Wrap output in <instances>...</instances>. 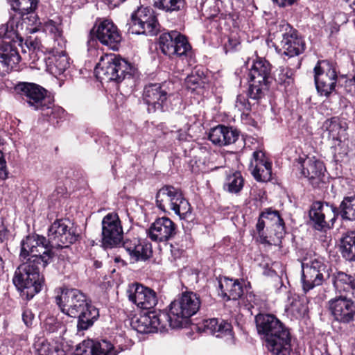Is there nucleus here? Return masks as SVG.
<instances>
[{"instance_id": "56", "label": "nucleus", "mask_w": 355, "mask_h": 355, "mask_svg": "<svg viewBox=\"0 0 355 355\" xmlns=\"http://www.w3.org/2000/svg\"><path fill=\"white\" fill-rule=\"evenodd\" d=\"M262 218H259L258 222H257V231L259 232H260L261 231H262L264 228V226H265V223H264V220L263 219H261Z\"/></svg>"}, {"instance_id": "61", "label": "nucleus", "mask_w": 355, "mask_h": 355, "mask_svg": "<svg viewBox=\"0 0 355 355\" xmlns=\"http://www.w3.org/2000/svg\"><path fill=\"white\" fill-rule=\"evenodd\" d=\"M119 258H116L115 261H119Z\"/></svg>"}, {"instance_id": "52", "label": "nucleus", "mask_w": 355, "mask_h": 355, "mask_svg": "<svg viewBox=\"0 0 355 355\" xmlns=\"http://www.w3.org/2000/svg\"><path fill=\"white\" fill-rule=\"evenodd\" d=\"M171 255L173 258V261H175L177 259L180 258L183 252V249H180L179 248L175 246L174 245H171Z\"/></svg>"}, {"instance_id": "43", "label": "nucleus", "mask_w": 355, "mask_h": 355, "mask_svg": "<svg viewBox=\"0 0 355 355\" xmlns=\"http://www.w3.org/2000/svg\"><path fill=\"white\" fill-rule=\"evenodd\" d=\"M277 76L275 78L276 81L285 87L291 85L293 82V71L288 67H280L277 70Z\"/></svg>"}, {"instance_id": "33", "label": "nucleus", "mask_w": 355, "mask_h": 355, "mask_svg": "<svg viewBox=\"0 0 355 355\" xmlns=\"http://www.w3.org/2000/svg\"><path fill=\"white\" fill-rule=\"evenodd\" d=\"M49 32L51 34H52L54 41L52 53H66L65 49L67 45V40L62 35V31L60 29V28L54 24H51L49 26Z\"/></svg>"}, {"instance_id": "30", "label": "nucleus", "mask_w": 355, "mask_h": 355, "mask_svg": "<svg viewBox=\"0 0 355 355\" xmlns=\"http://www.w3.org/2000/svg\"><path fill=\"white\" fill-rule=\"evenodd\" d=\"M332 283L336 291L350 293L355 289L354 278L343 272H336L332 275Z\"/></svg>"}, {"instance_id": "15", "label": "nucleus", "mask_w": 355, "mask_h": 355, "mask_svg": "<svg viewBox=\"0 0 355 355\" xmlns=\"http://www.w3.org/2000/svg\"><path fill=\"white\" fill-rule=\"evenodd\" d=\"M338 216V207L320 201L312 204L309 217L317 230H324L333 226Z\"/></svg>"}, {"instance_id": "40", "label": "nucleus", "mask_w": 355, "mask_h": 355, "mask_svg": "<svg viewBox=\"0 0 355 355\" xmlns=\"http://www.w3.org/2000/svg\"><path fill=\"white\" fill-rule=\"evenodd\" d=\"M154 6L166 12L180 10L183 8L184 0H153Z\"/></svg>"}, {"instance_id": "1", "label": "nucleus", "mask_w": 355, "mask_h": 355, "mask_svg": "<svg viewBox=\"0 0 355 355\" xmlns=\"http://www.w3.org/2000/svg\"><path fill=\"white\" fill-rule=\"evenodd\" d=\"M42 241L44 239L27 236L21 241L19 259L22 263L15 270L12 282L27 300L38 293L44 284L38 265L45 267L50 262V256Z\"/></svg>"}, {"instance_id": "27", "label": "nucleus", "mask_w": 355, "mask_h": 355, "mask_svg": "<svg viewBox=\"0 0 355 355\" xmlns=\"http://www.w3.org/2000/svg\"><path fill=\"white\" fill-rule=\"evenodd\" d=\"M205 330L218 338L232 337V325L230 323L217 318L205 320L203 322Z\"/></svg>"}, {"instance_id": "38", "label": "nucleus", "mask_w": 355, "mask_h": 355, "mask_svg": "<svg viewBox=\"0 0 355 355\" xmlns=\"http://www.w3.org/2000/svg\"><path fill=\"white\" fill-rule=\"evenodd\" d=\"M38 0H13L11 2L12 10L19 12L22 16L33 12L37 8Z\"/></svg>"}, {"instance_id": "57", "label": "nucleus", "mask_w": 355, "mask_h": 355, "mask_svg": "<svg viewBox=\"0 0 355 355\" xmlns=\"http://www.w3.org/2000/svg\"><path fill=\"white\" fill-rule=\"evenodd\" d=\"M344 1L353 11H355V0H344Z\"/></svg>"}, {"instance_id": "54", "label": "nucleus", "mask_w": 355, "mask_h": 355, "mask_svg": "<svg viewBox=\"0 0 355 355\" xmlns=\"http://www.w3.org/2000/svg\"><path fill=\"white\" fill-rule=\"evenodd\" d=\"M105 3H106L110 8H116L119 6L121 3L124 2L125 0H102Z\"/></svg>"}, {"instance_id": "49", "label": "nucleus", "mask_w": 355, "mask_h": 355, "mask_svg": "<svg viewBox=\"0 0 355 355\" xmlns=\"http://www.w3.org/2000/svg\"><path fill=\"white\" fill-rule=\"evenodd\" d=\"M25 45L29 51H35L40 47V41L37 38L29 37L26 40Z\"/></svg>"}, {"instance_id": "47", "label": "nucleus", "mask_w": 355, "mask_h": 355, "mask_svg": "<svg viewBox=\"0 0 355 355\" xmlns=\"http://www.w3.org/2000/svg\"><path fill=\"white\" fill-rule=\"evenodd\" d=\"M235 107L241 112L248 111L250 110V103L246 98L242 95H238L235 101Z\"/></svg>"}, {"instance_id": "19", "label": "nucleus", "mask_w": 355, "mask_h": 355, "mask_svg": "<svg viewBox=\"0 0 355 355\" xmlns=\"http://www.w3.org/2000/svg\"><path fill=\"white\" fill-rule=\"evenodd\" d=\"M299 164L301 174L308 179L313 187H320V184L324 183L326 170L321 161L315 157H306L300 159Z\"/></svg>"}, {"instance_id": "21", "label": "nucleus", "mask_w": 355, "mask_h": 355, "mask_svg": "<svg viewBox=\"0 0 355 355\" xmlns=\"http://www.w3.org/2000/svg\"><path fill=\"white\" fill-rule=\"evenodd\" d=\"M324 130V135L329 140H331V148L334 150V157L337 158V155H346L345 151H339V148H341L343 144L342 138L345 137L346 131L345 124H343L340 119L337 117H332L326 120L322 125Z\"/></svg>"}, {"instance_id": "46", "label": "nucleus", "mask_w": 355, "mask_h": 355, "mask_svg": "<svg viewBox=\"0 0 355 355\" xmlns=\"http://www.w3.org/2000/svg\"><path fill=\"white\" fill-rule=\"evenodd\" d=\"M240 44V40L237 33H232L227 37V41L224 43L225 53L233 51Z\"/></svg>"}, {"instance_id": "11", "label": "nucleus", "mask_w": 355, "mask_h": 355, "mask_svg": "<svg viewBox=\"0 0 355 355\" xmlns=\"http://www.w3.org/2000/svg\"><path fill=\"white\" fill-rule=\"evenodd\" d=\"M303 290L307 292L320 286L330 277L329 269L320 258H315L302 263Z\"/></svg>"}, {"instance_id": "2", "label": "nucleus", "mask_w": 355, "mask_h": 355, "mask_svg": "<svg viewBox=\"0 0 355 355\" xmlns=\"http://www.w3.org/2000/svg\"><path fill=\"white\" fill-rule=\"evenodd\" d=\"M55 303L67 315L78 319V331L90 328L99 317V311L92 305L87 296L76 288H63L55 297Z\"/></svg>"}, {"instance_id": "35", "label": "nucleus", "mask_w": 355, "mask_h": 355, "mask_svg": "<svg viewBox=\"0 0 355 355\" xmlns=\"http://www.w3.org/2000/svg\"><path fill=\"white\" fill-rule=\"evenodd\" d=\"M158 23L156 17L151 19L149 21L144 23V24L138 25L135 27V25L130 26L128 28V32L132 34H144V35H155L158 31L157 28Z\"/></svg>"}, {"instance_id": "36", "label": "nucleus", "mask_w": 355, "mask_h": 355, "mask_svg": "<svg viewBox=\"0 0 355 355\" xmlns=\"http://www.w3.org/2000/svg\"><path fill=\"white\" fill-rule=\"evenodd\" d=\"M155 17L152 10L148 8L141 7L132 14L130 21L128 24L130 26L144 24V23Z\"/></svg>"}, {"instance_id": "44", "label": "nucleus", "mask_w": 355, "mask_h": 355, "mask_svg": "<svg viewBox=\"0 0 355 355\" xmlns=\"http://www.w3.org/2000/svg\"><path fill=\"white\" fill-rule=\"evenodd\" d=\"M260 217L270 220L273 225H275L281 230H283L284 228V220L278 211L270 209H266L261 214Z\"/></svg>"}, {"instance_id": "59", "label": "nucleus", "mask_w": 355, "mask_h": 355, "mask_svg": "<svg viewBox=\"0 0 355 355\" xmlns=\"http://www.w3.org/2000/svg\"><path fill=\"white\" fill-rule=\"evenodd\" d=\"M60 325V324L58 323L55 328H50L49 330L53 331L56 330Z\"/></svg>"}, {"instance_id": "6", "label": "nucleus", "mask_w": 355, "mask_h": 355, "mask_svg": "<svg viewBox=\"0 0 355 355\" xmlns=\"http://www.w3.org/2000/svg\"><path fill=\"white\" fill-rule=\"evenodd\" d=\"M29 236H36L39 239H44L42 243L50 256V261L53 256L52 248H67L75 243L79 237L76 228L73 227L70 220L67 219L56 220L51 224L48 231V239L35 234Z\"/></svg>"}, {"instance_id": "55", "label": "nucleus", "mask_w": 355, "mask_h": 355, "mask_svg": "<svg viewBox=\"0 0 355 355\" xmlns=\"http://www.w3.org/2000/svg\"><path fill=\"white\" fill-rule=\"evenodd\" d=\"M175 138L179 141H186L187 139V133L182 130H179L175 132Z\"/></svg>"}, {"instance_id": "45", "label": "nucleus", "mask_w": 355, "mask_h": 355, "mask_svg": "<svg viewBox=\"0 0 355 355\" xmlns=\"http://www.w3.org/2000/svg\"><path fill=\"white\" fill-rule=\"evenodd\" d=\"M270 163L271 162L268 159L265 153L262 150H256L252 153V157L250 163V168L255 167L257 164L261 167L263 164Z\"/></svg>"}, {"instance_id": "20", "label": "nucleus", "mask_w": 355, "mask_h": 355, "mask_svg": "<svg viewBox=\"0 0 355 355\" xmlns=\"http://www.w3.org/2000/svg\"><path fill=\"white\" fill-rule=\"evenodd\" d=\"M97 40L112 50H116L121 41V35L116 26L108 19L100 22L92 30Z\"/></svg>"}, {"instance_id": "31", "label": "nucleus", "mask_w": 355, "mask_h": 355, "mask_svg": "<svg viewBox=\"0 0 355 355\" xmlns=\"http://www.w3.org/2000/svg\"><path fill=\"white\" fill-rule=\"evenodd\" d=\"M338 214L345 220H355V195L344 197L338 208Z\"/></svg>"}, {"instance_id": "29", "label": "nucleus", "mask_w": 355, "mask_h": 355, "mask_svg": "<svg viewBox=\"0 0 355 355\" xmlns=\"http://www.w3.org/2000/svg\"><path fill=\"white\" fill-rule=\"evenodd\" d=\"M46 66L52 74L60 75L69 67V58L66 53H53L48 58Z\"/></svg>"}, {"instance_id": "23", "label": "nucleus", "mask_w": 355, "mask_h": 355, "mask_svg": "<svg viewBox=\"0 0 355 355\" xmlns=\"http://www.w3.org/2000/svg\"><path fill=\"white\" fill-rule=\"evenodd\" d=\"M176 233L175 224L168 217L157 218L148 230V236L152 241L163 242L172 238Z\"/></svg>"}, {"instance_id": "4", "label": "nucleus", "mask_w": 355, "mask_h": 355, "mask_svg": "<svg viewBox=\"0 0 355 355\" xmlns=\"http://www.w3.org/2000/svg\"><path fill=\"white\" fill-rule=\"evenodd\" d=\"M95 74L101 81H114L117 83L125 80L135 83L139 78L137 69L115 54L101 56L96 66Z\"/></svg>"}, {"instance_id": "41", "label": "nucleus", "mask_w": 355, "mask_h": 355, "mask_svg": "<svg viewBox=\"0 0 355 355\" xmlns=\"http://www.w3.org/2000/svg\"><path fill=\"white\" fill-rule=\"evenodd\" d=\"M42 114L48 117V121L53 125L58 124L59 120L62 119L64 114V110L58 106H54L53 101L46 110H40Z\"/></svg>"}, {"instance_id": "37", "label": "nucleus", "mask_w": 355, "mask_h": 355, "mask_svg": "<svg viewBox=\"0 0 355 355\" xmlns=\"http://www.w3.org/2000/svg\"><path fill=\"white\" fill-rule=\"evenodd\" d=\"M244 180L239 172L229 175L224 184V189L232 193H238L243 187Z\"/></svg>"}, {"instance_id": "24", "label": "nucleus", "mask_w": 355, "mask_h": 355, "mask_svg": "<svg viewBox=\"0 0 355 355\" xmlns=\"http://www.w3.org/2000/svg\"><path fill=\"white\" fill-rule=\"evenodd\" d=\"M118 353L112 344L105 340L100 342L84 340L76 347L75 351V355H117Z\"/></svg>"}, {"instance_id": "50", "label": "nucleus", "mask_w": 355, "mask_h": 355, "mask_svg": "<svg viewBox=\"0 0 355 355\" xmlns=\"http://www.w3.org/2000/svg\"><path fill=\"white\" fill-rule=\"evenodd\" d=\"M345 89L352 96H355V75L352 78L348 79L345 83Z\"/></svg>"}, {"instance_id": "42", "label": "nucleus", "mask_w": 355, "mask_h": 355, "mask_svg": "<svg viewBox=\"0 0 355 355\" xmlns=\"http://www.w3.org/2000/svg\"><path fill=\"white\" fill-rule=\"evenodd\" d=\"M286 311L296 318H298L302 317L306 313V306L298 297H294L289 305L287 306Z\"/></svg>"}, {"instance_id": "8", "label": "nucleus", "mask_w": 355, "mask_h": 355, "mask_svg": "<svg viewBox=\"0 0 355 355\" xmlns=\"http://www.w3.org/2000/svg\"><path fill=\"white\" fill-rule=\"evenodd\" d=\"M156 205L164 212L172 210L181 219L191 214V207L182 191L173 186L165 185L156 194Z\"/></svg>"}, {"instance_id": "7", "label": "nucleus", "mask_w": 355, "mask_h": 355, "mask_svg": "<svg viewBox=\"0 0 355 355\" xmlns=\"http://www.w3.org/2000/svg\"><path fill=\"white\" fill-rule=\"evenodd\" d=\"M200 306V300L193 292L182 293V296L172 302L167 311L169 327L181 328L186 326L189 318L196 314Z\"/></svg>"}, {"instance_id": "22", "label": "nucleus", "mask_w": 355, "mask_h": 355, "mask_svg": "<svg viewBox=\"0 0 355 355\" xmlns=\"http://www.w3.org/2000/svg\"><path fill=\"white\" fill-rule=\"evenodd\" d=\"M130 301L142 309H150L157 304L156 293L139 284L131 285L127 291Z\"/></svg>"}, {"instance_id": "28", "label": "nucleus", "mask_w": 355, "mask_h": 355, "mask_svg": "<svg viewBox=\"0 0 355 355\" xmlns=\"http://www.w3.org/2000/svg\"><path fill=\"white\" fill-rule=\"evenodd\" d=\"M219 289V295L224 297H226L228 300H238L242 296L243 291L241 285L237 280L233 281L227 277L220 279Z\"/></svg>"}, {"instance_id": "48", "label": "nucleus", "mask_w": 355, "mask_h": 355, "mask_svg": "<svg viewBox=\"0 0 355 355\" xmlns=\"http://www.w3.org/2000/svg\"><path fill=\"white\" fill-rule=\"evenodd\" d=\"M8 175L6 162L3 152L0 150V179L6 180L8 178Z\"/></svg>"}, {"instance_id": "39", "label": "nucleus", "mask_w": 355, "mask_h": 355, "mask_svg": "<svg viewBox=\"0 0 355 355\" xmlns=\"http://www.w3.org/2000/svg\"><path fill=\"white\" fill-rule=\"evenodd\" d=\"M251 173L254 178L261 182H267L272 178V163L263 164L261 167L255 166L250 168Z\"/></svg>"}, {"instance_id": "5", "label": "nucleus", "mask_w": 355, "mask_h": 355, "mask_svg": "<svg viewBox=\"0 0 355 355\" xmlns=\"http://www.w3.org/2000/svg\"><path fill=\"white\" fill-rule=\"evenodd\" d=\"M169 85L164 82L149 83L144 87L142 98L148 112H169L180 105V98L170 89Z\"/></svg>"}, {"instance_id": "12", "label": "nucleus", "mask_w": 355, "mask_h": 355, "mask_svg": "<svg viewBox=\"0 0 355 355\" xmlns=\"http://www.w3.org/2000/svg\"><path fill=\"white\" fill-rule=\"evenodd\" d=\"M314 80L318 93L328 97L335 90L338 76L328 60H320L314 67Z\"/></svg>"}, {"instance_id": "32", "label": "nucleus", "mask_w": 355, "mask_h": 355, "mask_svg": "<svg viewBox=\"0 0 355 355\" xmlns=\"http://www.w3.org/2000/svg\"><path fill=\"white\" fill-rule=\"evenodd\" d=\"M341 253L349 261H355V232L347 233L341 240Z\"/></svg>"}, {"instance_id": "60", "label": "nucleus", "mask_w": 355, "mask_h": 355, "mask_svg": "<svg viewBox=\"0 0 355 355\" xmlns=\"http://www.w3.org/2000/svg\"><path fill=\"white\" fill-rule=\"evenodd\" d=\"M39 352V355H47L46 354H42L40 349H37Z\"/></svg>"}, {"instance_id": "53", "label": "nucleus", "mask_w": 355, "mask_h": 355, "mask_svg": "<svg viewBox=\"0 0 355 355\" xmlns=\"http://www.w3.org/2000/svg\"><path fill=\"white\" fill-rule=\"evenodd\" d=\"M278 6L285 8L293 5L297 0H272Z\"/></svg>"}, {"instance_id": "9", "label": "nucleus", "mask_w": 355, "mask_h": 355, "mask_svg": "<svg viewBox=\"0 0 355 355\" xmlns=\"http://www.w3.org/2000/svg\"><path fill=\"white\" fill-rule=\"evenodd\" d=\"M249 76L250 84L248 95L252 99L259 100L264 96L268 89L270 64L262 59L253 62Z\"/></svg>"}, {"instance_id": "3", "label": "nucleus", "mask_w": 355, "mask_h": 355, "mask_svg": "<svg viewBox=\"0 0 355 355\" xmlns=\"http://www.w3.org/2000/svg\"><path fill=\"white\" fill-rule=\"evenodd\" d=\"M255 322L258 334L272 355H291L290 330L275 315L259 313L255 317Z\"/></svg>"}, {"instance_id": "14", "label": "nucleus", "mask_w": 355, "mask_h": 355, "mask_svg": "<svg viewBox=\"0 0 355 355\" xmlns=\"http://www.w3.org/2000/svg\"><path fill=\"white\" fill-rule=\"evenodd\" d=\"M168 315L166 311H149L140 315L132 320L133 328L139 333L148 334L155 331H164L169 327Z\"/></svg>"}, {"instance_id": "62", "label": "nucleus", "mask_w": 355, "mask_h": 355, "mask_svg": "<svg viewBox=\"0 0 355 355\" xmlns=\"http://www.w3.org/2000/svg\"><path fill=\"white\" fill-rule=\"evenodd\" d=\"M322 355H329V354H322Z\"/></svg>"}, {"instance_id": "10", "label": "nucleus", "mask_w": 355, "mask_h": 355, "mask_svg": "<svg viewBox=\"0 0 355 355\" xmlns=\"http://www.w3.org/2000/svg\"><path fill=\"white\" fill-rule=\"evenodd\" d=\"M159 47L164 55L169 57L177 55L190 62L189 59H191V46L187 38L178 31H172L161 34Z\"/></svg>"}, {"instance_id": "16", "label": "nucleus", "mask_w": 355, "mask_h": 355, "mask_svg": "<svg viewBox=\"0 0 355 355\" xmlns=\"http://www.w3.org/2000/svg\"><path fill=\"white\" fill-rule=\"evenodd\" d=\"M279 32L282 35L281 46L284 54L288 57L299 55L305 51L306 44L297 31L286 21L279 25Z\"/></svg>"}, {"instance_id": "51", "label": "nucleus", "mask_w": 355, "mask_h": 355, "mask_svg": "<svg viewBox=\"0 0 355 355\" xmlns=\"http://www.w3.org/2000/svg\"><path fill=\"white\" fill-rule=\"evenodd\" d=\"M34 318V315L32 311L29 309H25L22 313V320L24 324L28 327L32 324L33 320Z\"/></svg>"}, {"instance_id": "26", "label": "nucleus", "mask_w": 355, "mask_h": 355, "mask_svg": "<svg viewBox=\"0 0 355 355\" xmlns=\"http://www.w3.org/2000/svg\"><path fill=\"white\" fill-rule=\"evenodd\" d=\"M239 137V132L231 127L218 125L211 128L209 133V139L218 146L234 144Z\"/></svg>"}, {"instance_id": "34", "label": "nucleus", "mask_w": 355, "mask_h": 355, "mask_svg": "<svg viewBox=\"0 0 355 355\" xmlns=\"http://www.w3.org/2000/svg\"><path fill=\"white\" fill-rule=\"evenodd\" d=\"M205 76L202 71L194 69L185 79L187 89L191 91L202 89L205 84Z\"/></svg>"}, {"instance_id": "25", "label": "nucleus", "mask_w": 355, "mask_h": 355, "mask_svg": "<svg viewBox=\"0 0 355 355\" xmlns=\"http://www.w3.org/2000/svg\"><path fill=\"white\" fill-rule=\"evenodd\" d=\"M122 247L128 253L130 259L135 261H146L152 255L151 244L141 241L136 238L125 239L123 242Z\"/></svg>"}, {"instance_id": "18", "label": "nucleus", "mask_w": 355, "mask_h": 355, "mask_svg": "<svg viewBox=\"0 0 355 355\" xmlns=\"http://www.w3.org/2000/svg\"><path fill=\"white\" fill-rule=\"evenodd\" d=\"M328 309L334 320L349 324L355 320V302L343 295L336 296L328 302Z\"/></svg>"}, {"instance_id": "58", "label": "nucleus", "mask_w": 355, "mask_h": 355, "mask_svg": "<svg viewBox=\"0 0 355 355\" xmlns=\"http://www.w3.org/2000/svg\"><path fill=\"white\" fill-rule=\"evenodd\" d=\"M248 297H249V299H248V300L250 303L253 302L254 304H256L255 302L253 300V299L255 297V296L254 295L250 293L249 295H248Z\"/></svg>"}, {"instance_id": "17", "label": "nucleus", "mask_w": 355, "mask_h": 355, "mask_svg": "<svg viewBox=\"0 0 355 355\" xmlns=\"http://www.w3.org/2000/svg\"><path fill=\"white\" fill-rule=\"evenodd\" d=\"M123 228L117 214L109 213L102 220V245L105 248L118 246L123 239Z\"/></svg>"}, {"instance_id": "13", "label": "nucleus", "mask_w": 355, "mask_h": 355, "mask_svg": "<svg viewBox=\"0 0 355 355\" xmlns=\"http://www.w3.org/2000/svg\"><path fill=\"white\" fill-rule=\"evenodd\" d=\"M15 90L35 110H46L52 103V98L46 95V90L38 85L20 83L15 86Z\"/></svg>"}]
</instances>
